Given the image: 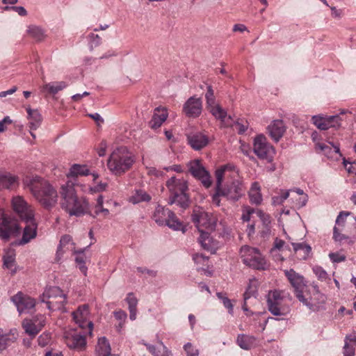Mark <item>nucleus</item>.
<instances>
[{
  "mask_svg": "<svg viewBox=\"0 0 356 356\" xmlns=\"http://www.w3.org/2000/svg\"><path fill=\"white\" fill-rule=\"evenodd\" d=\"M24 184L28 187L35 200L44 208L53 207L57 202L58 194L46 180L38 177H26Z\"/></svg>",
  "mask_w": 356,
  "mask_h": 356,
  "instance_id": "nucleus-1",
  "label": "nucleus"
},
{
  "mask_svg": "<svg viewBox=\"0 0 356 356\" xmlns=\"http://www.w3.org/2000/svg\"><path fill=\"white\" fill-rule=\"evenodd\" d=\"M60 206L70 216H81L89 210L88 201L85 197H78L74 182L67 181L60 191Z\"/></svg>",
  "mask_w": 356,
  "mask_h": 356,
  "instance_id": "nucleus-2",
  "label": "nucleus"
},
{
  "mask_svg": "<svg viewBox=\"0 0 356 356\" xmlns=\"http://www.w3.org/2000/svg\"><path fill=\"white\" fill-rule=\"evenodd\" d=\"M135 162L134 156L127 147L122 146L116 148L111 154L107 166L112 174L120 176L128 171Z\"/></svg>",
  "mask_w": 356,
  "mask_h": 356,
  "instance_id": "nucleus-3",
  "label": "nucleus"
},
{
  "mask_svg": "<svg viewBox=\"0 0 356 356\" xmlns=\"http://www.w3.org/2000/svg\"><path fill=\"white\" fill-rule=\"evenodd\" d=\"M170 193L169 204H177L183 209L189 206V196L187 194L188 182L184 178L172 177L166 181Z\"/></svg>",
  "mask_w": 356,
  "mask_h": 356,
  "instance_id": "nucleus-4",
  "label": "nucleus"
},
{
  "mask_svg": "<svg viewBox=\"0 0 356 356\" xmlns=\"http://www.w3.org/2000/svg\"><path fill=\"white\" fill-rule=\"evenodd\" d=\"M291 297L284 291H270L267 296L269 312L274 316H286L290 311Z\"/></svg>",
  "mask_w": 356,
  "mask_h": 356,
  "instance_id": "nucleus-5",
  "label": "nucleus"
},
{
  "mask_svg": "<svg viewBox=\"0 0 356 356\" xmlns=\"http://www.w3.org/2000/svg\"><path fill=\"white\" fill-rule=\"evenodd\" d=\"M240 254L243 262L252 268L266 270L268 267L266 259L257 248L244 245L240 250Z\"/></svg>",
  "mask_w": 356,
  "mask_h": 356,
  "instance_id": "nucleus-6",
  "label": "nucleus"
},
{
  "mask_svg": "<svg viewBox=\"0 0 356 356\" xmlns=\"http://www.w3.org/2000/svg\"><path fill=\"white\" fill-rule=\"evenodd\" d=\"M152 218L160 226L167 225L174 230L185 232L182 223L177 218L174 212L168 208L158 205L155 209Z\"/></svg>",
  "mask_w": 356,
  "mask_h": 356,
  "instance_id": "nucleus-7",
  "label": "nucleus"
},
{
  "mask_svg": "<svg viewBox=\"0 0 356 356\" xmlns=\"http://www.w3.org/2000/svg\"><path fill=\"white\" fill-rule=\"evenodd\" d=\"M236 176V169L234 165H225L216 171V193L212 196V202L219 207L220 203V196L222 195V184L223 177H234Z\"/></svg>",
  "mask_w": 356,
  "mask_h": 356,
  "instance_id": "nucleus-8",
  "label": "nucleus"
},
{
  "mask_svg": "<svg viewBox=\"0 0 356 356\" xmlns=\"http://www.w3.org/2000/svg\"><path fill=\"white\" fill-rule=\"evenodd\" d=\"M225 181L222 188V195L229 200H238L243 194L244 189L241 181L238 179V173L236 170V176L234 177H223Z\"/></svg>",
  "mask_w": 356,
  "mask_h": 356,
  "instance_id": "nucleus-9",
  "label": "nucleus"
},
{
  "mask_svg": "<svg viewBox=\"0 0 356 356\" xmlns=\"http://www.w3.org/2000/svg\"><path fill=\"white\" fill-rule=\"evenodd\" d=\"M297 298L310 310L316 312L323 309L326 298L324 294L320 293L316 286H313L312 295L309 298L305 297L302 291H298Z\"/></svg>",
  "mask_w": 356,
  "mask_h": 356,
  "instance_id": "nucleus-10",
  "label": "nucleus"
},
{
  "mask_svg": "<svg viewBox=\"0 0 356 356\" xmlns=\"http://www.w3.org/2000/svg\"><path fill=\"white\" fill-rule=\"evenodd\" d=\"M192 219L196 225L199 233L209 232L214 230L216 228V222L212 216L202 209L193 211Z\"/></svg>",
  "mask_w": 356,
  "mask_h": 356,
  "instance_id": "nucleus-11",
  "label": "nucleus"
},
{
  "mask_svg": "<svg viewBox=\"0 0 356 356\" xmlns=\"http://www.w3.org/2000/svg\"><path fill=\"white\" fill-rule=\"evenodd\" d=\"M254 153L261 159L271 162L275 149L268 142L266 138L261 134L255 137L253 144Z\"/></svg>",
  "mask_w": 356,
  "mask_h": 356,
  "instance_id": "nucleus-12",
  "label": "nucleus"
},
{
  "mask_svg": "<svg viewBox=\"0 0 356 356\" xmlns=\"http://www.w3.org/2000/svg\"><path fill=\"white\" fill-rule=\"evenodd\" d=\"M72 315L75 323L82 329L88 328L89 334L92 335L93 323L90 320L89 306L88 305L79 306Z\"/></svg>",
  "mask_w": 356,
  "mask_h": 356,
  "instance_id": "nucleus-13",
  "label": "nucleus"
},
{
  "mask_svg": "<svg viewBox=\"0 0 356 356\" xmlns=\"http://www.w3.org/2000/svg\"><path fill=\"white\" fill-rule=\"evenodd\" d=\"M188 166L189 172L194 177L199 179L204 187H210L211 185L210 175L202 166L200 160L197 159L191 161Z\"/></svg>",
  "mask_w": 356,
  "mask_h": 356,
  "instance_id": "nucleus-14",
  "label": "nucleus"
},
{
  "mask_svg": "<svg viewBox=\"0 0 356 356\" xmlns=\"http://www.w3.org/2000/svg\"><path fill=\"white\" fill-rule=\"evenodd\" d=\"M12 206L14 211L19 214L22 220L35 217L33 209L28 204L22 196L14 197L12 200Z\"/></svg>",
  "mask_w": 356,
  "mask_h": 356,
  "instance_id": "nucleus-15",
  "label": "nucleus"
},
{
  "mask_svg": "<svg viewBox=\"0 0 356 356\" xmlns=\"http://www.w3.org/2000/svg\"><path fill=\"white\" fill-rule=\"evenodd\" d=\"M11 300L20 314L30 312L31 310L35 307L36 303L34 298L22 292H18L13 296Z\"/></svg>",
  "mask_w": 356,
  "mask_h": 356,
  "instance_id": "nucleus-16",
  "label": "nucleus"
},
{
  "mask_svg": "<svg viewBox=\"0 0 356 356\" xmlns=\"http://www.w3.org/2000/svg\"><path fill=\"white\" fill-rule=\"evenodd\" d=\"M17 229L16 222L8 218L5 216L3 210L0 209V238L8 241Z\"/></svg>",
  "mask_w": 356,
  "mask_h": 356,
  "instance_id": "nucleus-17",
  "label": "nucleus"
},
{
  "mask_svg": "<svg viewBox=\"0 0 356 356\" xmlns=\"http://www.w3.org/2000/svg\"><path fill=\"white\" fill-rule=\"evenodd\" d=\"M45 325V317L43 315H38L32 320L25 319L22 322V327L26 333L31 337H34Z\"/></svg>",
  "mask_w": 356,
  "mask_h": 356,
  "instance_id": "nucleus-18",
  "label": "nucleus"
},
{
  "mask_svg": "<svg viewBox=\"0 0 356 356\" xmlns=\"http://www.w3.org/2000/svg\"><path fill=\"white\" fill-rule=\"evenodd\" d=\"M202 111V102L201 98L195 96L190 97L183 106V112L189 118H197Z\"/></svg>",
  "mask_w": 356,
  "mask_h": 356,
  "instance_id": "nucleus-19",
  "label": "nucleus"
},
{
  "mask_svg": "<svg viewBox=\"0 0 356 356\" xmlns=\"http://www.w3.org/2000/svg\"><path fill=\"white\" fill-rule=\"evenodd\" d=\"M313 123L321 130H327L331 127H339L341 125V118L339 115H331L323 117L321 115H314Z\"/></svg>",
  "mask_w": 356,
  "mask_h": 356,
  "instance_id": "nucleus-20",
  "label": "nucleus"
},
{
  "mask_svg": "<svg viewBox=\"0 0 356 356\" xmlns=\"http://www.w3.org/2000/svg\"><path fill=\"white\" fill-rule=\"evenodd\" d=\"M207 109L216 120H220L222 126L225 127L233 126L234 120L227 115L226 110L219 104H213Z\"/></svg>",
  "mask_w": 356,
  "mask_h": 356,
  "instance_id": "nucleus-21",
  "label": "nucleus"
},
{
  "mask_svg": "<svg viewBox=\"0 0 356 356\" xmlns=\"http://www.w3.org/2000/svg\"><path fill=\"white\" fill-rule=\"evenodd\" d=\"M23 220L25 222L26 225L24 228L22 237L19 242V245L28 243L37 236L38 224L35 222V218L32 217L30 219H24Z\"/></svg>",
  "mask_w": 356,
  "mask_h": 356,
  "instance_id": "nucleus-22",
  "label": "nucleus"
},
{
  "mask_svg": "<svg viewBox=\"0 0 356 356\" xmlns=\"http://www.w3.org/2000/svg\"><path fill=\"white\" fill-rule=\"evenodd\" d=\"M65 342L71 349L83 350L86 346V338L75 332H67L65 335Z\"/></svg>",
  "mask_w": 356,
  "mask_h": 356,
  "instance_id": "nucleus-23",
  "label": "nucleus"
},
{
  "mask_svg": "<svg viewBox=\"0 0 356 356\" xmlns=\"http://www.w3.org/2000/svg\"><path fill=\"white\" fill-rule=\"evenodd\" d=\"M72 252L76 253L75 250V243L70 235H64L60 238L59 245L56 252V259L59 261L64 253Z\"/></svg>",
  "mask_w": 356,
  "mask_h": 356,
  "instance_id": "nucleus-24",
  "label": "nucleus"
},
{
  "mask_svg": "<svg viewBox=\"0 0 356 356\" xmlns=\"http://www.w3.org/2000/svg\"><path fill=\"white\" fill-rule=\"evenodd\" d=\"M187 140L191 147L195 150H200L205 147L209 143V138L201 132L188 134Z\"/></svg>",
  "mask_w": 356,
  "mask_h": 356,
  "instance_id": "nucleus-25",
  "label": "nucleus"
},
{
  "mask_svg": "<svg viewBox=\"0 0 356 356\" xmlns=\"http://www.w3.org/2000/svg\"><path fill=\"white\" fill-rule=\"evenodd\" d=\"M350 215L349 212L341 211L336 219V225L333 229V238L335 241L341 242L343 238H346L345 234L341 232L346 225V218Z\"/></svg>",
  "mask_w": 356,
  "mask_h": 356,
  "instance_id": "nucleus-26",
  "label": "nucleus"
},
{
  "mask_svg": "<svg viewBox=\"0 0 356 356\" xmlns=\"http://www.w3.org/2000/svg\"><path fill=\"white\" fill-rule=\"evenodd\" d=\"M269 136L275 142H278L286 131V127L283 120H273L267 127Z\"/></svg>",
  "mask_w": 356,
  "mask_h": 356,
  "instance_id": "nucleus-27",
  "label": "nucleus"
},
{
  "mask_svg": "<svg viewBox=\"0 0 356 356\" xmlns=\"http://www.w3.org/2000/svg\"><path fill=\"white\" fill-rule=\"evenodd\" d=\"M168 116V110L165 107H157L154 109L151 120L149 122V126L152 129L159 128L162 124L167 120Z\"/></svg>",
  "mask_w": 356,
  "mask_h": 356,
  "instance_id": "nucleus-28",
  "label": "nucleus"
},
{
  "mask_svg": "<svg viewBox=\"0 0 356 356\" xmlns=\"http://www.w3.org/2000/svg\"><path fill=\"white\" fill-rule=\"evenodd\" d=\"M285 275L288 278L292 286L295 289L296 296L298 291H302L304 286L303 277L297 273L293 269L286 270L284 271Z\"/></svg>",
  "mask_w": 356,
  "mask_h": 356,
  "instance_id": "nucleus-29",
  "label": "nucleus"
},
{
  "mask_svg": "<svg viewBox=\"0 0 356 356\" xmlns=\"http://www.w3.org/2000/svg\"><path fill=\"white\" fill-rule=\"evenodd\" d=\"M293 251L300 260H306L312 254V248L305 243H291Z\"/></svg>",
  "mask_w": 356,
  "mask_h": 356,
  "instance_id": "nucleus-30",
  "label": "nucleus"
},
{
  "mask_svg": "<svg viewBox=\"0 0 356 356\" xmlns=\"http://www.w3.org/2000/svg\"><path fill=\"white\" fill-rule=\"evenodd\" d=\"M18 185V177L7 172H0V188L11 189Z\"/></svg>",
  "mask_w": 356,
  "mask_h": 356,
  "instance_id": "nucleus-31",
  "label": "nucleus"
},
{
  "mask_svg": "<svg viewBox=\"0 0 356 356\" xmlns=\"http://www.w3.org/2000/svg\"><path fill=\"white\" fill-rule=\"evenodd\" d=\"M261 186L258 181L252 183L248 191V196L251 204L259 205L263 201V197L261 192Z\"/></svg>",
  "mask_w": 356,
  "mask_h": 356,
  "instance_id": "nucleus-32",
  "label": "nucleus"
},
{
  "mask_svg": "<svg viewBox=\"0 0 356 356\" xmlns=\"http://www.w3.org/2000/svg\"><path fill=\"white\" fill-rule=\"evenodd\" d=\"M17 340L16 332H5L0 329V353Z\"/></svg>",
  "mask_w": 356,
  "mask_h": 356,
  "instance_id": "nucleus-33",
  "label": "nucleus"
},
{
  "mask_svg": "<svg viewBox=\"0 0 356 356\" xmlns=\"http://www.w3.org/2000/svg\"><path fill=\"white\" fill-rule=\"evenodd\" d=\"M198 241L203 249L210 252L212 254L216 252L217 245L216 242L210 237L209 232L200 233Z\"/></svg>",
  "mask_w": 356,
  "mask_h": 356,
  "instance_id": "nucleus-34",
  "label": "nucleus"
},
{
  "mask_svg": "<svg viewBox=\"0 0 356 356\" xmlns=\"http://www.w3.org/2000/svg\"><path fill=\"white\" fill-rule=\"evenodd\" d=\"M60 296H65V294L59 287L51 286L44 290L40 296V299L41 302H45L50 300L57 299Z\"/></svg>",
  "mask_w": 356,
  "mask_h": 356,
  "instance_id": "nucleus-35",
  "label": "nucleus"
},
{
  "mask_svg": "<svg viewBox=\"0 0 356 356\" xmlns=\"http://www.w3.org/2000/svg\"><path fill=\"white\" fill-rule=\"evenodd\" d=\"M89 175V170L86 165H81L79 164H74L70 169V172L67 175L68 181L74 182V185L76 182V177L79 175L86 176Z\"/></svg>",
  "mask_w": 356,
  "mask_h": 356,
  "instance_id": "nucleus-36",
  "label": "nucleus"
},
{
  "mask_svg": "<svg viewBox=\"0 0 356 356\" xmlns=\"http://www.w3.org/2000/svg\"><path fill=\"white\" fill-rule=\"evenodd\" d=\"M110 343L105 337L99 338L95 347L96 356H111Z\"/></svg>",
  "mask_w": 356,
  "mask_h": 356,
  "instance_id": "nucleus-37",
  "label": "nucleus"
},
{
  "mask_svg": "<svg viewBox=\"0 0 356 356\" xmlns=\"http://www.w3.org/2000/svg\"><path fill=\"white\" fill-rule=\"evenodd\" d=\"M356 346V334L346 335L343 346V356H354Z\"/></svg>",
  "mask_w": 356,
  "mask_h": 356,
  "instance_id": "nucleus-38",
  "label": "nucleus"
},
{
  "mask_svg": "<svg viewBox=\"0 0 356 356\" xmlns=\"http://www.w3.org/2000/svg\"><path fill=\"white\" fill-rule=\"evenodd\" d=\"M255 341L252 336L240 334L237 336L236 343L243 350H250L254 346Z\"/></svg>",
  "mask_w": 356,
  "mask_h": 356,
  "instance_id": "nucleus-39",
  "label": "nucleus"
},
{
  "mask_svg": "<svg viewBox=\"0 0 356 356\" xmlns=\"http://www.w3.org/2000/svg\"><path fill=\"white\" fill-rule=\"evenodd\" d=\"M316 147L328 157H332V153L339 154L340 152L339 146L334 145L332 143H329L328 145L322 143H316Z\"/></svg>",
  "mask_w": 356,
  "mask_h": 356,
  "instance_id": "nucleus-40",
  "label": "nucleus"
},
{
  "mask_svg": "<svg viewBox=\"0 0 356 356\" xmlns=\"http://www.w3.org/2000/svg\"><path fill=\"white\" fill-rule=\"evenodd\" d=\"M27 113L29 118V127L31 130L37 129L42 122V117L37 110L27 108Z\"/></svg>",
  "mask_w": 356,
  "mask_h": 356,
  "instance_id": "nucleus-41",
  "label": "nucleus"
},
{
  "mask_svg": "<svg viewBox=\"0 0 356 356\" xmlns=\"http://www.w3.org/2000/svg\"><path fill=\"white\" fill-rule=\"evenodd\" d=\"M67 298L65 296H60L57 299L50 300L45 303L47 304V307L48 309L51 311L55 310H62L65 312V305L66 303Z\"/></svg>",
  "mask_w": 356,
  "mask_h": 356,
  "instance_id": "nucleus-42",
  "label": "nucleus"
},
{
  "mask_svg": "<svg viewBox=\"0 0 356 356\" xmlns=\"http://www.w3.org/2000/svg\"><path fill=\"white\" fill-rule=\"evenodd\" d=\"M67 86V83L65 81H56L44 84L42 87V90L47 91L49 93L56 95L59 91L63 90Z\"/></svg>",
  "mask_w": 356,
  "mask_h": 356,
  "instance_id": "nucleus-43",
  "label": "nucleus"
},
{
  "mask_svg": "<svg viewBox=\"0 0 356 356\" xmlns=\"http://www.w3.org/2000/svg\"><path fill=\"white\" fill-rule=\"evenodd\" d=\"M143 344L147 347L153 356H169L170 355V351L162 342L160 343L159 346H155L145 343H143Z\"/></svg>",
  "mask_w": 356,
  "mask_h": 356,
  "instance_id": "nucleus-44",
  "label": "nucleus"
},
{
  "mask_svg": "<svg viewBox=\"0 0 356 356\" xmlns=\"http://www.w3.org/2000/svg\"><path fill=\"white\" fill-rule=\"evenodd\" d=\"M103 203L104 197L100 195L97 199V204L94 208V217L101 216L106 218L109 216V210L103 207Z\"/></svg>",
  "mask_w": 356,
  "mask_h": 356,
  "instance_id": "nucleus-45",
  "label": "nucleus"
},
{
  "mask_svg": "<svg viewBox=\"0 0 356 356\" xmlns=\"http://www.w3.org/2000/svg\"><path fill=\"white\" fill-rule=\"evenodd\" d=\"M3 266L8 269L13 274L17 272L15 254L13 252H9L3 257Z\"/></svg>",
  "mask_w": 356,
  "mask_h": 356,
  "instance_id": "nucleus-46",
  "label": "nucleus"
},
{
  "mask_svg": "<svg viewBox=\"0 0 356 356\" xmlns=\"http://www.w3.org/2000/svg\"><path fill=\"white\" fill-rule=\"evenodd\" d=\"M151 200V197L144 191L138 190L129 198L130 202L138 204L141 202H148Z\"/></svg>",
  "mask_w": 356,
  "mask_h": 356,
  "instance_id": "nucleus-47",
  "label": "nucleus"
},
{
  "mask_svg": "<svg viewBox=\"0 0 356 356\" xmlns=\"http://www.w3.org/2000/svg\"><path fill=\"white\" fill-rule=\"evenodd\" d=\"M29 34L38 41L42 40L44 37L43 30L36 26H29L28 28Z\"/></svg>",
  "mask_w": 356,
  "mask_h": 356,
  "instance_id": "nucleus-48",
  "label": "nucleus"
},
{
  "mask_svg": "<svg viewBox=\"0 0 356 356\" xmlns=\"http://www.w3.org/2000/svg\"><path fill=\"white\" fill-rule=\"evenodd\" d=\"M290 191L282 190L278 195L272 197V203L273 205L282 204L289 197Z\"/></svg>",
  "mask_w": 356,
  "mask_h": 356,
  "instance_id": "nucleus-49",
  "label": "nucleus"
},
{
  "mask_svg": "<svg viewBox=\"0 0 356 356\" xmlns=\"http://www.w3.org/2000/svg\"><path fill=\"white\" fill-rule=\"evenodd\" d=\"M255 282V281L250 282L245 292L244 293L243 297L245 301H248V300L252 297L256 298L257 294V286L254 284Z\"/></svg>",
  "mask_w": 356,
  "mask_h": 356,
  "instance_id": "nucleus-50",
  "label": "nucleus"
},
{
  "mask_svg": "<svg viewBox=\"0 0 356 356\" xmlns=\"http://www.w3.org/2000/svg\"><path fill=\"white\" fill-rule=\"evenodd\" d=\"M205 99L207 102V108L217 104L214 96V92L211 86H208L207 91L205 94Z\"/></svg>",
  "mask_w": 356,
  "mask_h": 356,
  "instance_id": "nucleus-51",
  "label": "nucleus"
},
{
  "mask_svg": "<svg viewBox=\"0 0 356 356\" xmlns=\"http://www.w3.org/2000/svg\"><path fill=\"white\" fill-rule=\"evenodd\" d=\"M216 296L222 302L223 305L228 309L229 313L232 314L234 306L231 300L221 292H218Z\"/></svg>",
  "mask_w": 356,
  "mask_h": 356,
  "instance_id": "nucleus-52",
  "label": "nucleus"
},
{
  "mask_svg": "<svg viewBox=\"0 0 356 356\" xmlns=\"http://www.w3.org/2000/svg\"><path fill=\"white\" fill-rule=\"evenodd\" d=\"M290 192H295L298 195H301L298 200H296V205L298 207H303L306 204L307 202V195L304 194L303 191L300 188H296V190H289Z\"/></svg>",
  "mask_w": 356,
  "mask_h": 356,
  "instance_id": "nucleus-53",
  "label": "nucleus"
},
{
  "mask_svg": "<svg viewBox=\"0 0 356 356\" xmlns=\"http://www.w3.org/2000/svg\"><path fill=\"white\" fill-rule=\"evenodd\" d=\"M314 273L321 281H325L327 279L328 275L326 271L321 266H315L312 268Z\"/></svg>",
  "mask_w": 356,
  "mask_h": 356,
  "instance_id": "nucleus-54",
  "label": "nucleus"
},
{
  "mask_svg": "<svg viewBox=\"0 0 356 356\" xmlns=\"http://www.w3.org/2000/svg\"><path fill=\"white\" fill-rule=\"evenodd\" d=\"M257 213L262 222V226H271V217L270 215L261 210H258Z\"/></svg>",
  "mask_w": 356,
  "mask_h": 356,
  "instance_id": "nucleus-55",
  "label": "nucleus"
},
{
  "mask_svg": "<svg viewBox=\"0 0 356 356\" xmlns=\"http://www.w3.org/2000/svg\"><path fill=\"white\" fill-rule=\"evenodd\" d=\"M184 351L187 356H198L199 350L193 346L191 343H186L184 346Z\"/></svg>",
  "mask_w": 356,
  "mask_h": 356,
  "instance_id": "nucleus-56",
  "label": "nucleus"
},
{
  "mask_svg": "<svg viewBox=\"0 0 356 356\" xmlns=\"http://www.w3.org/2000/svg\"><path fill=\"white\" fill-rule=\"evenodd\" d=\"M4 10L8 11V10H14L16 13H18L20 16H26L27 15V12L26 9L23 6H6L3 8Z\"/></svg>",
  "mask_w": 356,
  "mask_h": 356,
  "instance_id": "nucleus-57",
  "label": "nucleus"
},
{
  "mask_svg": "<svg viewBox=\"0 0 356 356\" xmlns=\"http://www.w3.org/2000/svg\"><path fill=\"white\" fill-rule=\"evenodd\" d=\"M330 260L334 263H339L346 260V256L339 252H331L329 254Z\"/></svg>",
  "mask_w": 356,
  "mask_h": 356,
  "instance_id": "nucleus-58",
  "label": "nucleus"
},
{
  "mask_svg": "<svg viewBox=\"0 0 356 356\" xmlns=\"http://www.w3.org/2000/svg\"><path fill=\"white\" fill-rule=\"evenodd\" d=\"M114 316L116 319L120 321V326L122 327L125 320L127 319V313L121 309L114 312Z\"/></svg>",
  "mask_w": 356,
  "mask_h": 356,
  "instance_id": "nucleus-59",
  "label": "nucleus"
},
{
  "mask_svg": "<svg viewBox=\"0 0 356 356\" xmlns=\"http://www.w3.org/2000/svg\"><path fill=\"white\" fill-rule=\"evenodd\" d=\"M126 301L129 305V308L137 307L138 300L133 293H130L127 295V297L126 298Z\"/></svg>",
  "mask_w": 356,
  "mask_h": 356,
  "instance_id": "nucleus-60",
  "label": "nucleus"
},
{
  "mask_svg": "<svg viewBox=\"0 0 356 356\" xmlns=\"http://www.w3.org/2000/svg\"><path fill=\"white\" fill-rule=\"evenodd\" d=\"M193 259L196 264L207 265L208 262V257L204 256L202 254H194Z\"/></svg>",
  "mask_w": 356,
  "mask_h": 356,
  "instance_id": "nucleus-61",
  "label": "nucleus"
},
{
  "mask_svg": "<svg viewBox=\"0 0 356 356\" xmlns=\"http://www.w3.org/2000/svg\"><path fill=\"white\" fill-rule=\"evenodd\" d=\"M90 38V46L92 48L93 47H97L101 43V38L98 35H95L94 33H91L89 35Z\"/></svg>",
  "mask_w": 356,
  "mask_h": 356,
  "instance_id": "nucleus-62",
  "label": "nucleus"
},
{
  "mask_svg": "<svg viewBox=\"0 0 356 356\" xmlns=\"http://www.w3.org/2000/svg\"><path fill=\"white\" fill-rule=\"evenodd\" d=\"M38 344L40 346L44 347L46 345H47L48 343L49 342L50 337H49V334H42L38 337Z\"/></svg>",
  "mask_w": 356,
  "mask_h": 356,
  "instance_id": "nucleus-63",
  "label": "nucleus"
},
{
  "mask_svg": "<svg viewBox=\"0 0 356 356\" xmlns=\"http://www.w3.org/2000/svg\"><path fill=\"white\" fill-rule=\"evenodd\" d=\"M107 149V144L106 141L102 140L100 143L99 147L97 149V154L99 156H104L106 154Z\"/></svg>",
  "mask_w": 356,
  "mask_h": 356,
  "instance_id": "nucleus-64",
  "label": "nucleus"
}]
</instances>
